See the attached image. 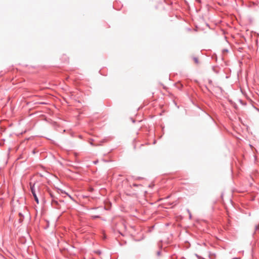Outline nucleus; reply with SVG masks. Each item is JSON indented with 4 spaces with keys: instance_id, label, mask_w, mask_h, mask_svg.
<instances>
[{
    "instance_id": "20e7f679",
    "label": "nucleus",
    "mask_w": 259,
    "mask_h": 259,
    "mask_svg": "<svg viewBox=\"0 0 259 259\" xmlns=\"http://www.w3.org/2000/svg\"><path fill=\"white\" fill-rule=\"evenodd\" d=\"M195 61L196 63H197V59H195Z\"/></svg>"
},
{
    "instance_id": "7ed1b4c3",
    "label": "nucleus",
    "mask_w": 259,
    "mask_h": 259,
    "mask_svg": "<svg viewBox=\"0 0 259 259\" xmlns=\"http://www.w3.org/2000/svg\"><path fill=\"white\" fill-rule=\"evenodd\" d=\"M19 215L21 217H23L22 214L21 213H19Z\"/></svg>"
},
{
    "instance_id": "f257e3e1",
    "label": "nucleus",
    "mask_w": 259,
    "mask_h": 259,
    "mask_svg": "<svg viewBox=\"0 0 259 259\" xmlns=\"http://www.w3.org/2000/svg\"><path fill=\"white\" fill-rule=\"evenodd\" d=\"M31 192H32L33 195H34V194H36L35 191L34 184L33 186H31Z\"/></svg>"
},
{
    "instance_id": "f03ea898",
    "label": "nucleus",
    "mask_w": 259,
    "mask_h": 259,
    "mask_svg": "<svg viewBox=\"0 0 259 259\" xmlns=\"http://www.w3.org/2000/svg\"><path fill=\"white\" fill-rule=\"evenodd\" d=\"M33 196H34V199H35V201L36 202V203H38V198L37 197L36 195V194H34V195H33Z\"/></svg>"
}]
</instances>
